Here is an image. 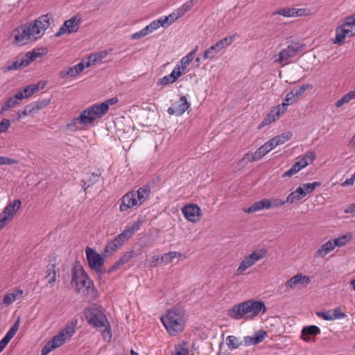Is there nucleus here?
Returning a JSON list of instances; mask_svg holds the SVG:
<instances>
[{"mask_svg":"<svg viewBox=\"0 0 355 355\" xmlns=\"http://www.w3.org/2000/svg\"><path fill=\"white\" fill-rule=\"evenodd\" d=\"M86 256L89 267L98 272L104 263V259L92 248H86Z\"/></svg>","mask_w":355,"mask_h":355,"instance_id":"17","label":"nucleus"},{"mask_svg":"<svg viewBox=\"0 0 355 355\" xmlns=\"http://www.w3.org/2000/svg\"><path fill=\"white\" fill-rule=\"evenodd\" d=\"M15 163V161L7 157L0 156V166L1 165H11Z\"/></svg>","mask_w":355,"mask_h":355,"instance_id":"62","label":"nucleus"},{"mask_svg":"<svg viewBox=\"0 0 355 355\" xmlns=\"http://www.w3.org/2000/svg\"><path fill=\"white\" fill-rule=\"evenodd\" d=\"M141 225V220H137L131 225H128L119 234L116 236L114 239L109 241L105 248V252L112 254L120 248L124 242L128 240L131 236L138 231Z\"/></svg>","mask_w":355,"mask_h":355,"instance_id":"4","label":"nucleus"},{"mask_svg":"<svg viewBox=\"0 0 355 355\" xmlns=\"http://www.w3.org/2000/svg\"><path fill=\"white\" fill-rule=\"evenodd\" d=\"M10 127L9 119H3L0 122V134L6 132Z\"/></svg>","mask_w":355,"mask_h":355,"instance_id":"61","label":"nucleus"},{"mask_svg":"<svg viewBox=\"0 0 355 355\" xmlns=\"http://www.w3.org/2000/svg\"><path fill=\"white\" fill-rule=\"evenodd\" d=\"M22 66V58H17L15 61H14L11 64L8 65L4 71L17 70L19 69Z\"/></svg>","mask_w":355,"mask_h":355,"instance_id":"57","label":"nucleus"},{"mask_svg":"<svg viewBox=\"0 0 355 355\" xmlns=\"http://www.w3.org/2000/svg\"><path fill=\"white\" fill-rule=\"evenodd\" d=\"M118 98L116 97H114L106 100L102 103H99V105L101 107H103V110L104 111L105 114H106L109 110L110 106L116 104L118 103Z\"/></svg>","mask_w":355,"mask_h":355,"instance_id":"54","label":"nucleus"},{"mask_svg":"<svg viewBox=\"0 0 355 355\" xmlns=\"http://www.w3.org/2000/svg\"><path fill=\"white\" fill-rule=\"evenodd\" d=\"M20 205V200H15L12 204H9L6 207L4 211L0 214V230L3 229L12 218L14 214L19 208Z\"/></svg>","mask_w":355,"mask_h":355,"instance_id":"16","label":"nucleus"},{"mask_svg":"<svg viewBox=\"0 0 355 355\" xmlns=\"http://www.w3.org/2000/svg\"><path fill=\"white\" fill-rule=\"evenodd\" d=\"M19 321L20 318L18 317L17 320L16 322L12 325V327L9 329V331L6 333L5 337H6L10 340L13 338V336L15 335L17 331L19 329Z\"/></svg>","mask_w":355,"mask_h":355,"instance_id":"56","label":"nucleus"},{"mask_svg":"<svg viewBox=\"0 0 355 355\" xmlns=\"http://www.w3.org/2000/svg\"><path fill=\"white\" fill-rule=\"evenodd\" d=\"M161 321L167 332L172 336H177L184 330L186 318L184 311L173 308L166 311Z\"/></svg>","mask_w":355,"mask_h":355,"instance_id":"2","label":"nucleus"},{"mask_svg":"<svg viewBox=\"0 0 355 355\" xmlns=\"http://www.w3.org/2000/svg\"><path fill=\"white\" fill-rule=\"evenodd\" d=\"M297 98L294 95V92H288L286 95L282 103L270 110L266 117L263 119L259 128H261L278 119L280 115L286 111L287 107L295 102Z\"/></svg>","mask_w":355,"mask_h":355,"instance_id":"7","label":"nucleus"},{"mask_svg":"<svg viewBox=\"0 0 355 355\" xmlns=\"http://www.w3.org/2000/svg\"><path fill=\"white\" fill-rule=\"evenodd\" d=\"M77 70L74 69V66L68 68L66 70H62L60 73V76L64 78L66 76L75 77L78 75Z\"/></svg>","mask_w":355,"mask_h":355,"instance_id":"58","label":"nucleus"},{"mask_svg":"<svg viewBox=\"0 0 355 355\" xmlns=\"http://www.w3.org/2000/svg\"><path fill=\"white\" fill-rule=\"evenodd\" d=\"M316 315L327 321L340 320L347 317V315L342 311L340 307H337L334 309L327 311H317Z\"/></svg>","mask_w":355,"mask_h":355,"instance_id":"20","label":"nucleus"},{"mask_svg":"<svg viewBox=\"0 0 355 355\" xmlns=\"http://www.w3.org/2000/svg\"><path fill=\"white\" fill-rule=\"evenodd\" d=\"M137 199L136 193L135 191L127 193L121 198L119 210L121 211H125L135 206L141 205Z\"/></svg>","mask_w":355,"mask_h":355,"instance_id":"22","label":"nucleus"},{"mask_svg":"<svg viewBox=\"0 0 355 355\" xmlns=\"http://www.w3.org/2000/svg\"><path fill=\"white\" fill-rule=\"evenodd\" d=\"M265 202H266V199L261 200L259 201H257V202L253 203L249 207L243 208V210L245 213H248V214H252V213L261 211L264 209H266V203Z\"/></svg>","mask_w":355,"mask_h":355,"instance_id":"37","label":"nucleus"},{"mask_svg":"<svg viewBox=\"0 0 355 355\" xmlns=\"http://www.w3.org/2000/svg\"><path fill=\"white\" fill-rule=\"evenodd\" d=\"M74 328L67 325L62 329L58 334L54 336L41 350L42 355H47L51 351L62 346L67 339L71 338L74 334Z\"/></svg>","mask_w":355,"mask_h":355,"instance_id":"6","label":"nucleus"},{"mask_svg":"<svg viewBox=\"0 0 355 355\" xmlns=\"http://www.w3.org/2000/svg\"><path fill=\"white\" fill-rule=\"evenodd\" d=\"M227 315L231 318L237 320L241 319L249 320L245 302L237 304L230 308L227 311Z\"/></svg>","mask_w":355,"mask_h":355,"instance_id":"19","label":"nucleus"},{"mask_svg":"<svg viewBox=\"0 0 355 355\" xmlns=\"http://www.w3.org/2000/svg\"><path fill=\"white\" fill-rule=\"evenodd\" d=\"M22 294V290H19L17 293H9L4 296L3 299V303L6 306L10 305L12 302H13L17 297L19 295Z\"/></svg>","mask_w":355,"mask_h":355,"instance_id":"51","label":"nucleus"},{"mask_svg":"<svg viewBox=\"0 0 355 355\" xmlns=\"http://www.w3.org/2000/svg\"><path fill=\"white\" fill-rule=\"evenodd\" d=\"M266 143L260 146L254 153H248L245 155L244 159L248 162H255L261 159L266 154L270 152Z\"/></svg>","mask_w":355,"mask_h":355,"instance_id":"25","label":"nucleus"},{"mask_svg":"<svg viewBox=\"0 0 355 355\" xmlns=\"http://www.w3.org/2000/svg\"><path fill=\"white\" fill-rule=\"evenodd\" d=\"M146 35L145 32H144V29L142 28L139 31L133 33L131 35V39H132V40H139V39H141V38H142L144 37H146Z\"/></svg>","mask_w":355,"mask_h":355,"instance_id":"63","label":"nucleus"},{"mask_svg":"<svg viewBox=\"0 0 355 355\" xmlns=\"http://www.w3.org/2000/svg\"><path fill=\"white\" fill-rule=\"evenodd\" d=\"M292 132H284L279 135H277L275 137V139L276 140V142L277 143L278 146L284 144L287 141L290 140L292 137Z\"/></svg>","mask_w":355,"mask_h":355,"instance_id":"52","label":"nucleus"},{"mask_svg":"<svg viewBox=\"0 0 355 355\" xmlns=\"http://www.w3.org/2000/svg\"><path fill=\"white\" fill-rule=\"evenodd\" d=\"M300 49L301 47L297 44H290L273 57L274 62L280 64L282 67L288 64L291 59L294 58Z\"/></svg>","mask_w":355,"mask_h":355,"instance_id":"12","label":"nucleus"},{"mask_svg":"<svg viewBox=\"0 0 355 355\" xmlns=\"http://www.w3.org/2000/svg\"><path fill=\"white\" fill-rule=\"evenodd\" d=\"M234 40V36H229L223 38L222 40L217 42L216 44L221 49H224L227 46H230Z\"/></svg>","mask_w":355,"mask_h":355,"instance_id":"50","label":"nucleus"},{"mask_svg":"<svg viewBox=\"0 0 355 355\" xmlns=\"http://www.w3.org/2000/svg\"><path fill=\"white\" fill-rule=\"evenodd\" d=\"M266 209L277 208L282 207L286 204V200H282L277 198H273L271 199H266Z\"/></svg>","mask_w":355,"mask_h":355,"instance_id":"44","label":"nucleus"},{"mask_svg":"<svg viewBox=\"0 0 355 355\" xmlns=\"http://www.w3.org/2000/svg\"><path fill=\"white\" fill-rule=\"evenodd\" d=\"M50 103L49 99H44L41 101H37L24 107V116L28 114L35 113Z\"/></svg>","mask_w":355,"mask_h":355,"instance_id":"28","label":"nucleus"},{"mask_svg":"<svg viewBox=\"0 0 355 355\" xmlns=\"http://www.w3.org/2000/svg\"><path fill=\"white\" fill-rule=\"evenodd\" d=\"M311 11L306 8H284L273 12V15H279L286 17L308 16Z\"/></svg>","mask_w":355,"mask_h":355,"instance_id":"18","label":"nucleus"},{"mask_svg":"<svg viewBox=\"0 0 355 355\" xmlns=\"http://www.w3.org/2000/svg\"><path fill=\"white\" fill-rule=\"evenodd\" d=\"M178 69V68H173L170 74L159 78L157 81V85L166 86L175 83L182 76L181 72Z\"/></svg>","mask_w":355,"mask_h":355,"instance_id":"29","label":"nucleus"},{"mask_svg":"<svg viewBox=\"0 0 355 355\" xmlns=\"http://www.w3.org/2000/svg\"><path fill=\"white\" fill-rule=\"evenodd\" d=\"M184 217L192 223H196L200 220V209L194 204H190L184 206L182 209Z\"/></svg>","mask_w":355,"mask_h":355,"instance_id":"21","label":"nucleus"},{"mask_svg":"<svg viewBox=\"0 0 355 355\" xmlns=\"http://www.w3.org/2000/svg\"><path fill=\"white\" fill-rule=\"evenodd\" d=\"M320 182H313L311 183L302 184L297 188L301 189V195L304 198L307 194L313 193L316 187H320Z\"/></svg>","mask_w":355,"mask_h":355,"instance_id":"36","label":"nucleus"},{"mask_svg":"<svg viewBox=\"0 0 355 355\" xmlns=\"http://www.w3.org/2000/svg\"><path fill=\"white\" fill-rule=\"evenodd\" d=\"M148 26L153 32L157 31L159 27H164V24L161 20V18L153 21L148 24Z\"/></svg>","mask_w":355,"mask_h":355,"instance_id":"59","label":"nucleus"},{"mask_svg":"<svg viewBox=\"0 0 355 355\" xmlns=\"http://www.w3.org/2000/svg\"><path fill=\"white\" fill-rule=\"evenodd\" d=\"M198 47L196 46L191 52L187 53L185 56L182 57L180 62H178L174 68H178L181 72V75L184 74L186 71L187 67L194 59V57L198 51Z\"/></svg>","mask_w":355,"mask_h":355,"instance_id":"24","label":"nucleus"},{"mask_svg":"<svg viewBox=\"0 0 355 355\" xmlns=\"http://www.w3.org/2000/svg\"><path fill=\"white\" fill-rule=\"evenodd\" d=\"M315 159L313 152H309L299 161L296 162L290 169L282 174L283 178L291 177L298 173L300 170L311 164Z\"/></svg>","mask_w":355,"mask_h":355,"instance_id":"13","label":"nucleus"},{"mask_svg":"<svg viewBox=\"0 0 355 355\" xmlns=\"http://www.w3.org/2000/svg\"><path fill=\"white\" fill-rule=\"evenodd\" d=\"M249 320H252L257 316L264 314L267 308L262 301L249 300L245 301Z\"/></svg>","mask_w":355,"mask_h":355,"instance_id":"15","label":"nucleus"},{"mask_svg":"<svg viewBox=\"0 0 355 355\" xmlns=\"http://www.w3.org/2000/svg\"><path fill=\"white\" fill-rule=\"evenodd\" d=\"M108 53H109L107 50H104L91 54L87 58V61L86 62V67H90L97 63L101 62L103 59L105 58L107 56Z\"/></svg>","mask_w":355,"mask_h":355,"instance_id":"31","label":"nucleus"},{"mask_svg":"<svg viewBox=\"0 0 355 355\" xmlns=\"http://www.w3.org/2000/svg\"><path fill=\"white\" fill-rule=\"evenodd\" d=\"M266 336V331L263 330H259L257 332H256L253 336H245L243 338V345L245 346L256 345L261 343L265 339Z\"/></svg>","mask_w":355,"mask_h":355,"instance_id":"27","label":"nucleus"},{"mask_svg":"<svg viewBox=\"0 0 355 355\" xmlns=\"http://www.w3.org/2000/svg\"><path fill=\"white\" fill-rule=\"evenodd\" d=\"M267 253L266 249H260L253 251L249 255L245 256L241 261L239 266L235 271L236 276H240L245 274V271L253 266L257 262L265 257Z\"/></svg>","mask_w":355,"mask_h":355,"instance_id":"9","label":"nucleus"},{"mask_svg":"<svg viewBox=\"0 0 355 355\" xmlns=\"http://www.w3.org/2000/svg\"><path fill=\"white\" fill-rule=\"evenodd\" d=\"M55 265L51 264L48 266L47 270H46V275L45 277L47 282L49 284H53L56 280V272L55 270Z\"/></svg>","mask_w":355,"mask_h":355,"instance_id":"46","label":"nucleus"},{"mask_svg":"<svg viewBox=\"0 0 355 355\" xmlns=\"http://www.w3.org/2000/svg\"><path fill=\"white\" fill-rule=\"evenodd\" d=\"M71 284L76 287L78 293L83 295L90 293L94 290L93 282L82 267H73Z\"/></svg>","mask_w":355,"mask_h":355,"instance_id":"5","label":"nucleus"},{"mask_svg":"<svg viewBox=\"0 0 355 355\" xmlns=\"http://www.w3.org/2000/svg\"><path fill=\"white\" fill-rule=\"evenodd\" d=\"M226 344L228 349L233 351L242 345L243 343L239 341V338L234 336H228L226 338Z\"/></svg>","mask_w":355,"mask_h":355,"instance_id":"42","label":"nucleus"},{"mask_svg":"<svg viewBox=\"0 0 355 355\" xmlns=\"http://www.w3.org/2000/svg\"><path fill=\"white\" fill-rule=\"evenodd\" d=\"M134 257L133 251H130L126 252L123 256H122L112 266H111L108 270L107 273H112L121 266L128 263L132 258Z\"/></svg>","mask_w":355,"mask_h":355,"instance_id":"32","label":"nucleus"},{"mask_svg":"<svg viewBox=\"0 0 355 355\" xmlns=\"http://www.w3.org/2000/svg\"><path fill=\"white\" fill-rule=\"evenodd\" d=\"M266 144L268 145V146L270 150H272V149H274L275 147H277L278 146L275 137L270 139L269 141H268L266 142Z\"/></svg>","mask_w":355,"mask_h":355,"instance_id":"64","label":"nucleus"},{"mask_svg":"<svg viewBox=\"0 0 355 355\" xmlns=\"http://www.w3.org/2000/svg\"><path fill=\"white\" fill-rule=\"evenodd\" d=\"M320 333V329L318 327L315 325H311L309 327H305L302 329V334L303 336H311V335H318Z\"/></svg>","mask_w":355,"mask_h":355,"instance_id":"49","label":"nucleus"},{"mask_svg":"<svg viewBox=\"0 0 355 355\" xmlns=\"http://www.w3.org/2000/svg\"><path fill=\"white\" fill-rule=\"evenodd\" d=\"M105 114L99 103L87 107L80 114V119L83 125H91L97 119L101 118Z\"/></svg>","mask_w":355,"mask_h":355,"instance_id":"10","label":"nucleus"},{"mask_svg":"<svg viewBox=\"0 0 355 355\" xmlns=\"http://www.w3.org/2000/svg\"><path fill=\"white\" fill-rule=\"evenodd\" d=\"M53 21L51 14L41 15L32 23L24 25V40L35 41L41 38Z\"/></svg>","mask_w":355,"mask_h":355,"instance_id":"3","label":"nucleus"},{"mask_svg":"<svg viewBox=\"0 0 355 355\" xmlns=\"http://www.w3.org/2000/svg\"><path fill=\"white\" fill-rule=\"evenodd\" d=\"M352 239V235L351 233H347L338 238H335L331 240L334 248H341L345 246Z\"/></svg>","mask_w":355,"mask_h":355,"instance_id":"38","label":"nucleus"},{"mask_svg":"<svg viewBox=\"0 0 355 355\" xmlns=\"http://www.w3.org/2000/svg\"><path fill=\"white\" fill-rule=\"evenodd\" d=\"M85 315L88 323L101 332L104 340L110 342L112 340L110 325L103 311L98 308L92 307L85 310Z\"/></svg>","mask_w":355,"mask_h":355,"instance_id":"1","label":"nucleus"},{"mask_svg":"<svg viewBox=\"0 0 355 355\" xmlns=\"http://www.w3.org/2000/svg\"><path fill=\"white\" fill-rule=\"evenodd\" d=\"M47 50L45 48L34 49L31 51L27 52L24 56V67L28 65L31 62L35 60L37 58L46 55Z\"/></svg>","mask_w":355,"mask_h":355,"instance_id":"26","label":"nucleus"},{"mask_svg":"<svg viewBox=\"0 0 355 355\" xmlns=\"http://www.w3.org/2000/svg\"><path fill=\"white\" fill-rule=\"evenodd\" d=\"M46 86L45 81H40L36 84H32L24 88V98H28L38 92Z\"/></svg>","mask_w":355,"mask_h":355,"instance_id":"33","label":"nucleus"},{"mask_svg":"<svg viewBox=\"0 0 355 355\" xmlns=\"http://www.w3.org/2000/svg\"><path fill=\"white\" fill-rule=\"evenodd\" d=\"M22 100V90L19 89L15 96L10 97L3 105L1 112L15 107L19 101Z\"/></svg>","mask_w":355,"mask_h":355,"instance_id":"34","label":"nucleus"},{"mask_svg":"<svg viewBox=\"0 0 355 355\" xmlns=\"http://www.w3.org/2000/svg\"><path fill=\"white\" fill-rule=\"evenodd\" d=\"M98 177L99 175L92 173V175L89 178V179L85 181V184H87V187H90L96 182H97L98 180Z\"/></svg>","mask_w":355,"mask_h":355,"instance_id":"60","label":"nucleus"},{"mask_svg":"<svg viewBox=\"0 0 355 355\" xmlns=\"http://www.w3.org/2000/svg\"><path fill=\"white\" fill-rule=\"evenodd\" d=\"M335 249L331 240H329L322 244L314 253L315 259L324 258L329 252Z\"/></svg>","mask_w":355,"mask_h":355,"instance_id":"30","label":"nucleus"},{"mask_svg":"<svg viewBox=\"0 0 355 355\" xmlns=\"http://www.w3.org/2000/svg\"><path fill=\"white\" fill-rule=\"evenodd\" d=\"M189 354L187 343L183 342L175 345V352L172 355H189Z\"/></svg>","mask_w":355,"mask_h":355,"instance_id":"48","label":"nucleus"},{"mask_svg":"<svg viewBox=\"0 0 355 355\" xmlns=\"http://www.w3.org/2000/svg\"><path fill=\"white\" fill-rule=\"evenodd\" d=\"M182 254L178 252L173 251L168 253H165L161 257V261L164 264H168L171 263L175 259L180 258Z\"/></svg>","mask_w":355,"mask_h":355,"instance_id":"43","label":"nucleus"},{"mask_svg":"<svg viewBox=\"0 0 355 355\" xmlns=\"http://www.w3.org/2000/svg\"><path fill=\"white\" fill-rule=\"evenodd\" d=\"M355 35V13L347 17L342 25L336 29V38L334 44H342L345 42L346 37H351Z\"/></svg>","mask_w":355,"mask_h":355,"instance_id":"8","label":"nucleus"},{"mask_svg":"<svg viewBox=\"0 0 355 355\" xmlns=\"http://www.w3.org/2000/svg\"><path fill=\"white\" fill-rule=\"evenodd\" d=\"M355 98V88L353 90L349 91L346 94L343 95L342 98L336 102V106L340 107L343 105L349 103L352 100Z\"/></svg>","mask_w":355,"mask_h":355,"instance_id":"41","label":"nucleus"},{"mask_svg":"<svg viewBox=\"0 0 355 355\" xmlns=\"http://www.w3.org/2000/svg\"><path fill=\"white\" fill-rule=\"evenodd\" d=\"M80 116L78 117L73 118L68 124H67V128L71 131H77L80 130L83 128V126H85L83 125L80 119Z\"/></svg>","mask_w":355,"mask_h":355,"instance_id":"47","label":"nucleus"},{"mask_svg":"<svg viewBox=\"0 0 355 355\" xmlns=\"http://www.w3.org/2000/svg\"><path fill=\"white\" fill-rule=\"evenodd\" d=\"M21 28H22V26H18L11 34V37L15 39V42L18 46L22 45L21 44V42L22 41V33L20 32Z\"/></svg>","mask_w":355,"mask_h":355,"instance_id":"53","label":"nucleus"},{"mask_svg":"<svg viewBox=\"0 0 355 355\" xmlns=\"http://www.w3.org/2000/svg\"><path fill=\"white\" fill-rule=\"evenodd\" d=\"M180 115L184 114L190 107V103L185 96H181L180 100L174 103Z\"/></svg>","mask_w":355,"mask_h":355,"instance_id":"39","label":"nucleus"},{"mask_svg":"<svg viewBox=\"0 0 355 355\" xmlns=\"http://www.w3.org/2000/svg\"><path fill=\"white\" fill-rule=\"evenodd\" d=\"M310 277L302 274H297L288 280L285 284L287 289H293L297 286H306L310 283Z\"/></svg>","mask_w":355,"mask_h":355,"instance_id":"23","label":"nucleus"},{"mask_svg":"<svg viewBox=\"0 0 355 355\" xmlns=\"http://www.w3.org/2000/svg\"><path fill=\"white\" fill-rule=\"evenodd\" d=\"M197 1L198 0H189L182 4L178 9L175 10L169 15L160 17L164 24V28L169 26L180 17L183 16L197 3Z\"/></svg>","mask_w":355,"mask_h":355,"instance_id":"11","label":"nucleus"},{"mask_svg":"<svg viewBox=\"0 0 355 355\" xmlns=\"http://www.w3.org/2000/svg\"><path fill=\"white\" fill-rule=\"evenodd\" d=\"M311 88V85L304 84L300 85L298 88L293 89L291 92H294V95L297 98L299 96H302L306 90Z\"/></svg>","mask_w":355,"mask_h":355,"instance_id":"55","label":"nucleus"},{"mask_svg":"<svg viewBox=\"0 0 355 355\" xmlns=\"http://www.w3.org/2000/svg\"><path fill=\"white\" fill-rule=\"evenodd\" d=\"M136 193L137 200L140 205H142L149 197L150 194V188L148 185L140 187Z\"/></svg>","mask_w":355,"mask_h":355,"instance_id":"35","label":"nucleus"},{"mask_svg":"<svg viewBox=\"0 0 355 355\" xmlns=\"http://www.w3.org/2000/svg\"><path fill=\"white\" fill-rule=\"evenodd\" d=\"M221 49L217 46V44L215 43L212 46H211L209 48H208L203 53V59L207 60H212L215 58L216 55H217Z\"/></svg>","mask_w":355,"mask_h":355,"instance_id":"40","label":"nucleus"},{"mask_svg":"<svg viewBox=\"0 0 355 355\" xmlns=\"http://www.w3.org/2000/svg\"><path fill=\"white\" fill-rule=\"evenodd\" d=\"M82 19L78 15L73 16L66 20L55 33L56 37H60L64 34H71L78 32L80 28Z\"/></svg>","mask_w":355,"mask_h":355,"instance_id":"14","label":"nucleus"},{"mask_svg":"<svg viewBox=\"0 0 355 355\" xmlns=\"http://www.w3.org/2000/svg\"><path fill=\"white\" fill-rule=\"evenodd\" d=\"M304 197L301 195V189L297 188L295 191L291 192L287 196L286 203L292 204L296 201L302 200Z\"/></svg>","mask_w":355,"mask_h":355,"instance_id":"45","label":"nucleus"}]
</instances>
